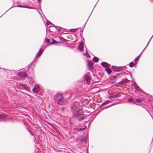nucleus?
<instances>
[{"mask_svg":"<svg viewBox=\"0 0 153 153\" xmlns=\"http://www.w3.org/2000/svg\"><path fill=\"white\" fill-rule=\"evenodd\" d=\"M4 115L2 114H0V118H1L2 117H4Z\"/></svg>","mask_w":153,"mask_h":153,"instance_id":"nucleus-28","label":"nucleus"},{"mask_svg":"<svg viewBox=\"0 0 153 153\" xmlns=\"http://www.w3.org/2000/svg\"><path fill=\"white\" fill-rule=\"evenodd\" d=\"M61 110L62 111H64L65 110V108H61Z\"/></svg>","mask_w":153,"mask_h":153,"instance_id":"nucleus-31","label":"nucleus"},{"mask_svg":"<svg viewBox=\"0 0 153 153\" xmlns=\"http://www.w3.org/2000/svg\"><path fill=\"white\" fill-rule=\"evenodd\" d=\"M18 75L19 76L22 77H25L27 76V74L25 72H20Z\"/></svg>","mask_w":153,"mask_h":153,"instance_id":"nucleus-6","label":"nucleus"},{"mask_svg":"<svg viewBox=\"0 0 153 153\" xmlns=\"http://www.w3.org/2000/svg\"><path fill=\"white\" fill-rule=\"evenodd\" d=\"M93 60L95 62H98L99 59L97 57H95L93 58Z\"/></svg>","mask_w":153,"mask_h":153,"instance_id":"nucleus-15","label":"nucleus"},{"mask_svg":"<svg viewBox=\"0 0 153 153\" xmlns=\"http://www.w3.org/2000/svg\"><path fill=\"white\" fill-rule=\"evenodd\" d=\"M56 27V28H57V27Z\"/></svg>","mask_w":153,"mask_h":153,"instance_id":"nucleus-35","label":"nucleus"},{"mask_svg":"<svg viewBox=\"0 0 153 153\" xmlns=\"http://www.w3.org/2000/svg\"><path fill=\"white\" fill-rule=\"evenodd\" d=\"M84 140V138L83 137H81V139H79L78 140H79L81 142H83V141Z\"/></svg>","mask_w":153,"mask_h":153,"instance_id":"nucleus-23","label":"nucleus"},{"mask_svg":"<svg viewBox=\"0 0 153 153\" xmlns=\"http://www.w3.org/2000/svg\"><path fill=\"white\" fill-rule=\"evenodd\" d=\"M136 101L137 102H142L143 100L142 99H137L136 100Z\"/></svg>","mask_w":153,"mask_h":153,"instance_id":"nucleus-17","label":"nucleus"},{"mask_svg":"<svg viewBox=\"0 0 153 153\" xmlns=\"http://www.w3.org/2000/svg\"><path fill=\"white\" fill-rule=\"evenodd\" d=\"M46 24L47 25H48L50 24V22H46Z\"/></svg>","mask_w":153,"mask_h":153,"instance_id":"nucleus-32","label":"nucleus"},{"mask_svg":"<svg viewBox=\"0 0 153 153\" xmlns=\"http://www.w3.org/2000/svg\"><path fill=\"white\" fill-rule=\"evenodd\" d=\"M142 54V53H141L135 59H134V61H135V63L136 64H137V62H138V59H139V58H140L141 55Z\"/></svg>","mask_w":153,"mask_h":153,"instance_id":"nucleus-11","label":"nucleus"},{"mask_svg":"<svg viewBox=\"0 0 153 153\" xmlns=\"http://www.w3.org/2000/svg\"><path fill=\"white\" fill-rule=\"evenodd\" d=\"M43 51L42 50V49H40L39 51V52L38 53H37V55H36V56H38V58L42 54V52H43Z\"/></svg>","mask_w":153,"mask_h":153,"instance_id":"nucleus-9","label":"nucleus"},{"mask_svg":"<svg viewBox=\"0 0 153 153\" xmlns=\"http://www.w3.org/2000/svg\"><path fill=\"white\" fill-rule=\"evenodd\" d=\"M101 65L103 67L106 68V67H110V65L108 64V63L105 62H102L101 64Z\"/></svg>","mask_w":153,"mask_h":153,"instance_id":"nucleus-7","label":"nucleus"},{"mask_svg":"<svg viewBox=\"0 0 153 153\" xmlns=\"http://www.w3.org/2000/svg\"><path fill=\"white\" fill-rule=\"evenodd\" d=\"M128 81V80L127 79H123L121 81V83H125L126 82H127Z\"/></svg>","mask_w":153,"mask_h":153,"instance_id":"nucleus-19","label":"nucleus"},{"mask_svg":"<svg viewBox=\"0 0 153 153\" xmlns=\"http://www.w3.org/2000/svg\"><path fill=\"white\" fill-rule=\"evenodd\" d=\"M55 41L53 39H52V44H53L54 43V42H55Z\"/></svg>","mask_w":153,"mask_h":153,"instance_id":"nucleus-33","label":"nucleus"},{"mask_svg":"<svg viewBox=\"0 0 153 153\" xmlns=\"http://www.w3.org/2000/svg\"><path fill=\"white\" fill-rule=\"evenodd\" d=\"M58 28H56V29L58 30V31H61V29L62 28V27H58Z\"/></svg>","mask_w":153,"mask_h":153,"instance_id":"nucleus-25","label":"nucleus"},{"mask_svg":"<svg viewBox=\"0 0 153 153\" xmlns=\"http://www.w3.org/2000/svg\"><path fill=\"white\" fill-rule=\"evenodd\" d=\"M105 70L108 74H110L111 72V71L110 68H106L105 69Z\"/></svg>","mask_w":153,"mask_h":153,"instance_id":"nucleus-12","label":"nucleus"},{"mask_svg":"<svg viewBox=\"0 0 153 153\" xmlns=\"http://www.w3.org/2000/svg\"><path fill=\"white\" fill-rule=\"evenodd\" d=\"M75 130H77V131H79V128H75Z\"/></svg>","mask_w":153,"mask_h":153,"instance_id":"nucleus-34","label":"nucleus"},{"mask_svg":"<svg viewBox=\"0 0 153 153\" xmlns=\"http://www.w3.org/2000/svg\"><path fill=\"white\" fill-rule=\"evenodd\" d=\"M75 30L72 29L71 30V31L72 32H74L75 31Z\"/></svg>","mask_w":153,"mask_h":153,"instance_id":"nucleus-30","label":"nucleus"},{"mask_svg":"<svg viewBox=\"0 0 153 153\" xmlns=\"http://www.w3.org/2000/svg\"><path fill=\"white\" fill-rule=\"evenodd\" d=\"M45 41L47 43H49V42H50L49 39H45Z\"/></svg>","mask_w":153,"mask_h":153,"instance_id":"nucleus-24","label":"nucleus"},{"mask_svg":"<svg viewBox=\"0 0 153 153\" xmlns=\"http://www.w3.org/2000/svg\"><path fill=\"white\" fill-rule=\"evenodd\" d=\"M78 106L75 104L72 106L71 111L74 114H78Z\"/></svg>","mask_w":153,"mask_h":153,"instance_id":"nucleus-2","label":"nucleus"},{"mask_svg":"<svg viewBox=\"0 0 153 153\" xmlns=\"http://www.w3.org/2000/svg\"><path fill=\"white\" fill-rule=\"evenodd\" d=\"M84 117L83 116H81L79 118V121H82L83 120Z\"/></svg>","mask_w":153,"mask_h":153,"instance_id":"nucleus-21","label":"nucleus"},{"mask_svg":"<svg viewBox=\"0 0 153 153\" xmlns=\"http://www.w3.org/2000/svg\"><path fill=\"white\" fill-rule=\"evenodd\" d=\"M85 129V128H79V131H82V130H83Z\"/></svg>","mask_w":153,"mask_h":153,"instance_id":"nucleus-29","label":"nucleus"},{"mask_svg":"<svg viewBox=\"0 0 153 153\" xmlns=\"http://www.w3.org/2000/svg\"><path fill=\"white\" fill-rule=\"evenodd\" d=\"M17 7H27V8H30L29 7H26V6H25L21 5H18L17 6Z\"/></svg>","mask_w":153,"mask_h":153,"instance_id":"nucleus-22","label":"nucleus"},{"mask_svg":"<svg viewBox=\"0 0 153 153\" xmlns=\"http://www.w3.org/2000/svg\"><path fill=\"white\" fill-rule=\"evenodd\" d=\"M134 65V63L133 62H131L129 64V66L131 68L133 67Z\"/></svg>","mask_w":153,"mask_h":153,"instance_id":"nucleus-20","label":"nucleus"},{"mask_svg":"<svg viewBox=\"0 0 153 153\" xmlns=\"http://www.w3.org/2000/svg\"><path fill=\"white\" fill-rule=\"evenodd\" d=\"M122 67H118L116 68V71H122Z\"/></svg>","mask_w":153,"mask_h":153,"instance_id":"nucleus-14","label":"nucleus"},{"mask_svg":"<svg viewBox=\"0 0 153 153\" xmlns=\"http://www.w3.org/2000/svg\"><path fill=\"white\" fill-rule=\"evenodd\" d=\"M40 89L39 86L38 85H36L33 89V92L34 93L37 92Z\"/></svg>","mask_w":153,"mask_h":153,"instance_id":"nucleus-3","label":"nucleus"},{"mask_svg":"<svg viewBox=\"0 0 153 153\" xmlns=\"http://www.w3.org/2000/svg\"><path fill=\"white\" fill-rule=\"evenodd\" d=\"M88 65H89V67L91 69H92L93 68V66L92 62H89L88 63Z\"/></svg>","mask_w":153,"mask_h":153,"instance_id":"nucleus-13","label":"nucleus"},{"mask_svg":"<svg viewBox=\"0 0 153 153\" xmlns=\"http://www.w3.org/2000/svg\"><path fill=\"white\" fill-rule=\"evenodd\" d=\"M55 100L58 104L62 105H64L66 103V101L63 98L62 95L60 94H57L55 96Z\"/></svg>","mask_w":153,"mask_h":153,"instance_id":"nucleus-1","label":"nucleus"},{"mask_svg":"<svg viewBox=\"0 0 153 153\" xmlns=\"http://www.w3.org/2000/svg\"><path fill=\"white\" fill-rule=\"evenodd\" d=\"M20 88L22 90H25L27 91L28 89V88L26 86V85L25 84H19Z\"/></svg>","mask_w":153,"mask_h":153,"instance_id":"nucleus-5","label":"nucleus"},{"mask_svg":"<svg viewBox=\"0 0 153 153\" xmlns=\"http://www.w3.org/2000/svg\"><path fill=\"white\" fill-rule=\"evenodd\" d=\"M84 47V44L82 43H80L79 45L78 48L80 51H82Z\"/></svg>","mask_w":153,"mask_h":153,"instance_id":"nucleus-8","label":"nucleus"},{"mask_svg":"<svg viewBox=\"0 0 153 153\" xmlns=\"http://www.w3.org/2000/svg\"><path fill=\"white\" fill-rule=\"evenodd\" d=\"M110 101H111L110 100H108V101H107L103 103L102 104H101V107H102L103 106L105 105H107L110 102Z\"/></svg>","mask_w":153,"mask_h":153,"instance_id":"nucleus-10","label":"nucleus"},{"mask_svg":"<svg viewBox=\"0 0 153 153\" xmlns=\"http://www.w3.org/2000/svg\"><path fill=\"white\" fill-rule=\"evenodd\" d=\"M153 36H152L151 37V39H150V40L149 41V42L148 43V44H147V45H146V48H145V49H144L143 51H142V53H142L143 52V51H144V50L145 49V48L147 46V45H148L149 44V41H150V40L151 39H152V37Z\"/></svg>","mask_w":153,"mask_h":153,"instance_id":"nucleus-27","label":"nucleus"},{"mask_svg":"<svg viewBox=\"0 0 153 153\" xmlns=\"http://www.w3.org/2000/svg\"><path fill=\"white\" fill-rule=\"evenodd\" d=\"M128 101L129 102H134V103L135 104V102L133 101V99L132 98H131L128 99Z\"/></svg>","mask_w":153,"mask_h":153,"instance_id":"nucleus-18","label":"nucleus"},{"mask_svg":"<svg viewBox=\"0 0 153 153\" xmlns=\"http://www.w3.org/2000/svg\"><path fill=\"white\" fill-rule=\"evenodd\" d=\"M134 85L135 88L137 91H139V90L140 88L138 86V85L134 83Z\"/></svg>","mask_w":153,"mask_h":153,"instance_id":"nucleus-16","label":"nucleus"},{"mask_svg":"<svg viewBox=\"0 0 153 153\" xmlns=\"http://www.w3.org/2000/svg\"><path fill=\"white\" fill-rule=\"evenodd\" d=\"M84 78L87 81V83L88 85L90 84L91 79L89 76L87 75H85L84 76Z\"/></svg>","mask_w":153,"mask_h":153,"instance_id":"nucleus-4","label":"nucleus"},{"mask_svg":"<svg viewBox=\"0 0 153 153\" xmlns=\"http://www.w3.org/2000/svg\"><path fill=\"white\" fill-rule=\"evenodd\" d=\"M83 54H84V55H86L87 57H88V53L87 52V51H86V53H83Z\"/></svg>","mask_w":153,"mask_h":153,"instance_id":"nucleus-26","label":"nucleus"}]
</instances>
